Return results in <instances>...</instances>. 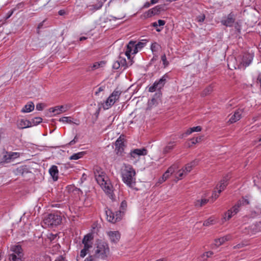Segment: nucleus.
I'll list each match as a JSON object with an SVG mask.
<instances>
[{"instance_id":"obj_1","label":"nucleus","mask_w":261,"mask_h":261,"mask_svg":"<svg viewBox=\"0 0 261 261\" xmlns=\"http://www.w3.org/2000/svg\"><path fill=\"white\" fill-rule=\"evenodd\" d=\"M94 173L97 182L100 185L106 193L112 196L113 187L110 180L102 169L98 166L94 168Z\"/></svg>"},{"instance_id":"obj_2","label":"nucleus","mask_w":261,"mask_h":261,"mask_svg":"<svg viewBox=\"0 0 261 261\" xmlns=\"http://www.w3.org/2000/svg\"><path fill=\"white\" fill-rule=\"evenodd\" d=\"M136 171L131 165H124L121 172L122 181L130 188H133L136 185Z\"/></svg>"},{"instance_id":"obj_3","label":"nucleus","mask_w":261,"mask_h":261,"mask_svg":"<svg viewBox=\"0 0 261 261\" xmlns=\"http://www.w3.org/2000/svg\"><path fill=\"white\" fill-rule=\"evenodd\" d=\"M249 203V201L247 199H242L239 200L231 209L225 213L222 218V223L229 220L233 216L237 214L240 211V206L245 204H248Z\"/></svg>"},{"instance_id":"obj_4","label":"nucleus","mask_w":261,"mask_h":261,"mask_svg":"<svg viewBox=\"0 0 261 261\" xmlns=\"http://www.w3.org/2000/svg\"><path fill=\"white\" fill-rule=\"evenodd\" d=\"M110 254V248L107 243L103 241L98 242L94 255L101 259H105Z\"/></svg>"},{"instance_id":"obj_5","label":"nucleus","mask_w":261,"mask_h":261,"mask_svg":"<svg viewBox=\"0 0 261 261\" xmlns=\"http://www.w3.org/2000/svg\"><path fill=\"white\" fill-rule=\"evenodd\" d=\"M92 236L89 233L85 235L83 239L82 244L84 245V248L80 252V256L84 257L88 253L89 249L92 247Z\"/></svg>"},{"instance_id":"obj_6","label":"nucleus","mask_w":261,"mask_h":261,"mask_svg":"<svg viewBox=\"0 0 261 261\" xmlns=\"http://www.w3.org/2000/svg\"><path fill=\"white\" fill-rule=\"evenodd\" d=\"M62 217L55 214H50L46 216L43 220L44 224L48 226H57L62 222Z\"/></svg>"},{"instance_id":"obj_7","label":"nucleus","mask_w":261,"mask_h":261,"mask_svg":"<svg viewBox=\"0 0 261 261\" xmlns=\"http://www.w3.org/2000/svg\"><path fill=\"white\" fill-rule=\"evenodd\" d=\"M20 153L17 152L6 151L0 158V165L4 166L6 164L10 163L15 159L20 156Z\"/></svg>"},{"instance_id":"obj_8","label":"nucleus","mask_w":261,"mask_h":261,"mask_svg":"<svg viewBox=\"0 0 261 261\" xmlns=\"http://www.w3.org/2000/svg\"><path fill=\"white\" fill-rule=\"evenodd\" d=\"M121 92L119 90H115L109 96L105 102L103 104V108L108 110L119 100Z\"/></svg>"},{"instance_id":"obj_9","label":"nucleus","mask_w":261,"mask_h":261,"mask_svg":"<svg viewBox=\"0 0 261 261\" xmlns=\"http://www.w3.org/2000/svg\"><path fill=\"white\" fill-rule=\"evenodd\" d=\"M106 214L107 220L110 222L115 223L121 220L123 216V212L118 211L114 213L111 210H108L106 211Z\"/></svg>"},{"instance_id":"obj_10","label":"nucleus","mask_w":261,"mask_h":261,"mask_svg":"<svg viewBox=\"0 0 261 261\" xmlns=\"http://www.w3.org/2000/svg\"><path fill=\"white\" fill-rule=\"evenodd\" d=\"M230 178V176L227 175V176L223 177V178L220 181V183L217 185L216 187V190L217 191H215L212 195V197L216 199L219 197V194L224 190L228 184V181Z\"/></svg>"},{"instance_id":"obj_11","label":"nucleus","mask_w":261,"mask_h":261,"mask_svg":"<svg viewBox=\"0 0 261 261\" xmlns=\"http://www.w3.org/2000/svg\"><path fill=\"white\" fill-rule=\"evenodd\" d=\"M168 78L169 77L168 74H165L159 81H155L153 83V85L149 87L148 91L150 92H153L156 90H161L165 85Z\"/></svg>"},{"instance_id":"obj_12","label":"nucleus","mask_w":261,"mask_h":261,"mask_svg":"<svg viewBox=\"0 0 261 261\" xmlns=\"http://www.w3.org/2000/svg\"><path fill=\"white\" fill-rule=\"evenodd\" d=\"M124 137L120 136L115 142L116 153L118 155H122L124 149Z\"/></svg>"},{"instance_id":"obj_13","label":"nucleus","mask_w":261,"mask_h":261,"mask_svg":"<svg viewBox=\"0 0 261 261\" xmlns=\"http://www.w3.org/2000/svg\"><path fill=\"white\" fill-rule=\"evenodd\" d=\"M261 231V221L258 223L253 224L249 226L248 228H245L244 233L250 236L256 234Z\"/></svg>"},{"instance_id":"obj_14","label":"nucleus","mask_w":261,"mask_h":261,"mask_svg":"<svg viewBox=\"0 0 261 261\" xmlns=\"http://www.w3.org/2000/svg\"><path fill=\"white\" fill-rule=\"evenodd\" d=\"M135 41H130L127 45L125 54L129 61L128 63H126V67L129 66L133 64V61L131 59L130 54H132L133 52V50L135 46Z\"/></svg>"},{"instance_id":"obj_15","label":"nucleus","mask_w":261,"mask_h":261,"mask_svg":"<svg viewBox=\"0 0 261 261\" xmlns=\"http://www.w3.org/2000/svg\"><path fill=\"white\" fill-rule=\"evenodd\" d=\"M243 112V109H238L236 110L234 113L230 116L229 122L230 123H233L239 120L242 117Z\"/></svg>"},{"instance_id":"obj_16","label":"nucleus","mask_w":261,"mask_h":261,"mask_svg":"<svg viewBox=\"0 0 261 261\" xmlns=\"http://www.w3.org/2000/svg\"><path fill=\"white\" fill-rule=\"evenodd\" d=\"M147 153V151L145 148L135 149L130 152V156L132 159H136L141 155H145Z\"/></svg>"},{"instance_id":"obj_17","label":"nucleus","mask_w":261,"mask_h":261,"mask_svg":"<svg viewBox=\"0 0 261 261\" xmlns=\"http://www.w3.org/2000/svg\"><path fill=\"white\" fill-rule=\"evenodd\" d=\"M107 234L111 242L114 243H117L120 239V233L118 231H110Z\"/></svg>"},{"instance_id":"obj_18","label":"nucleus","mask_w":261,"mask_h":261,"mask_svg":"<svg viewBox=\"0 0 261 261\" xmlns=\"http://www.w3.org/2000/svg\"><path fill=\"white\" fill-rule=\"evenodd\" d=\"M234 20V15L232 13H230L225 19L221 21V23L226 27H231Z\"/></svg>"},{"instance_id":"obj_19","label":"nucleus","mask_w":261,"mask_h":261,"mask_svg":"<svg viewBox=\"0 0 261 261\" xmlns=\"http://www.w3.org/2000/svg\"><path fill=\"white\" fill-rule=\"evenodd\" d=\"M253 56L252 54L246 53L242 57L241 64L245 67L249 66L253 60Z\"/></svg>"},{"instance_id":"obj_20","label":"nucleus","mask_w":261,"mask_h":261,"mask_svg":"<svg viewBox=\"0 0 261 261\" xmlns=\"http://www.w3.org/2000/svg\"><path fill=\"white\" fill-rule=\"evenodd\" d=\"M17 127L20 129H23L32 126L31 121L26 119H20L17 121Z\"/></svg>"},{"instance_id":"obj_21","label":"nucleus","mask_w":261,"mask_h":261,"mask_svg":"<svg viewBox=\"0 0 261 261\" xmlns=\"http://www.w3.org/2000/svg\"><path fill=\"white\" fill-rule=\"evenodd\" d=\"M177 169L178 167L176 165H172L168 168L167 171L163 175L164 178L167 180L172 174L175 172V170H176Z\"/></svg>"},{"instance_id":"obj_22","label":"nucleus","mask_w":261,"mask_h":261,"mask_svg":"<svg viewBox=\"0 0 261 261\" xmlns=\"http://www.w3.org/2000/svg\"><path fill=\"white\" fill-rule=\"evenodd\" d=\"M49 173L53 177L54 181H56L58 179L59 171L58 167L56 165H53L49 169Z\"/></svg>"},{"instance_id":"obj_23","label":"nucleus","mask_w":261,"mask_h":261,"mask_svg":"<svg viewBox=\"0 0 261 261\" xmlns=\"http://www.w3.org/2000/svg\"><path fill=\"white\" fill-rule=\"evenodd\" d=\"M67 106H57L50 109L51 112L55 113V115L60 114L67 111Z\"/></svg>"},{"instance_id":"obj_24","label":"nucleus","mask_w":261,"mask_h":261,"mask_svg":"<svg viewBox=\"0 0 261 261\" xmlns=\"http://www.w3.org/2000/svg\"><path fill=\"white\" fill-rule=\"evenodd\" d=\"M201 127L200 126H195L188 129L184 134H181L180 136V138H183L184 137L190 135L193 132H198L201 130Z\"/></svg>"},{"instance_id":"obj_25","label":"nucleus","mask_w":261,"mask_h":261,"mask_svg":"<svg viewBox=\"0 0 261 261\" xmlns=\"http://www.w3.org/2000/svg\"><path fill=\"white\" fill-rule=\"evenodd\" d=\"M10 250L13 252L12 254H15L19 256H23L22 249L20 245H12L10 247Z\"/></svg>"},{"instance_id":"obj_26","label":"nucleus","mask_w":261,"mask_h":261,"mask_svg":"<svg viewBox=\"0 0 261 261\" xmlns=\"http://www.w3.org/2000/svg\"><path fill=\"white\" fill-rule=\"evenodd\" d=\"M232 237L230 234L226 235V236L221 237L215 240V245L217 246H219L223 244L225 242L231 240Z\"/></svg>"},{"instance_id":"obj_27","label":"nucleus","mask_w":261,"mask_h":261,"mask_svg":"<svg viewBox=\"0 0 261 261\" xmlns=\"http://www.w3.org/2000/svg\"><path fill=\"white\" fill-rule=\"evenodd\" d=\"M198 164V161H193L190 163H188L186 165V166L182 168L183 170H185V172L187 174L189 173L192 169V168Z\"/></svg>"},{"instance_id":"obj_28","label":"nucleus","mask_w":261,"mask_h":261,"mask_svg":"<svg viewBox=\"0 0 261 261\" xmlns=\"http://www.w3.org/2000/svg\"><path fill=\"white\" fill-rule=\"evenodd\" d=\"M34 109V105L33 102L30 101L21 110L22 113H29Z\"/></svg>"},{"instance_id":"obj_29","label":"nucleus","mask_w":261,"mask_h":261,"mask_svg":"<svg viewBox=\"0 0 261 261\" xmlns=\"http://www.w3.org/2000/svg\"><path fill=\"white\" fill-rule=\"evenodd\" d=\"M174 173V178L175 179H176V180L182 179L184 176L187 175L186 172H185V170H184L182 168L178 170L176 172L175 171Z\"/></svg>"},{"instance_id":"obj_30","label":"nucleus","mask_w":261,"mask_h":261,"mask_svg":"<svg viewBox=\"0 0 261 261\" xmlns=\"http://www.w3.org/2000/svg\"><path fill=\"white\" fill-rule=\"evenodd\" d=\"M160 48V45L156 42L152 43L151 45V51L153 54L156 57L158 56V52Z\"/></svg>"},{"instance_id":"obj_31","label":"nucleus","mask_w":261,"mask_h":261,"mask_svg":"<svg viewBox=\"0 0 261 261\" xmlns=\"http://www.w3.org/2000/svg\"><path fill=\"white\" fill-rule=\"evenodd\" d=\"M175 146V142H170L163 149L164 153H167L172 150Z\"/></svg>"},{"instance_id":"obj_32","label":"nucleus","mask_w":261,"mask_h":261,"mask_svg":"<svg viewBox=\"0 0 261 261\" xmlns=\"http://www.w3.org/2000/svg\"><path fill=\"white\" fill-rule=\"evenodd\" d=\"M207 202L208 200L205 198L197 200L195 202V205L196 207H201L205 205Z\"/></svg>"},{"instance_id":"obj_33","label":"nucleus","mask_w":261,"mask_h":261,"mask_svg":"<svg viewBox=\"0 0 261 261\" xmlns=\"http://www.w3.org/2000/svg\"><path fill=\"white\" fill-rule=\"evenodd\" d=\"M85 154L84 152H80L76 153H74L70 156V160H76L81 158Z\"/></svg>"},{"instance_id":"obj_34","label":"nucleus","mask_w":261,"mask_h":261,"mask_svg":"<svg viewBox=\"0 0 261 261\" xmlns=\"http://www.w3.org/2000/svg\"><path fill=\"white\" fill-rule=\"evenodd\" d=\"M105 63L103 61L100 62H96L94 63L92 66H91L90 67L91 68V69L92 70H94L96 69H98L100 66H102L104 65Z\"/></svg>"},{"instance_id":"obj_35","label":"nucleus","mask_w":261,"mask_h":261,"mask_svg":"<svg viewBox=\"0 0 261 261\" xmlns=\"http://www.w3.org/2000/svg\"><path fill=\"white\" fill-rule=\"evenodd\" d=\"M158 12V9L155 7L149 10L146 12V15L148 17H150L156 14Z\"/></svg>"},{"instance_id":"obj_36","label":"nucleus","mask_w":261,"mask_h":261,"mask_svg":"<svg viewBox=\"0 0 261 261\" xmlns=\"http://www.w3.org/2000/svg\"><path fill=\"white\" fill-rule=\"evenodd\" d=\"M102 5H103V3L100 1H99L95 5H89V6H88L87 7H94L92 10L93 11H95L96 10H97L100 9L102 7Z\"/></svg>"},{"instance_id":"obj_37","label":"nucleus","mask_w":261,"mask_h":261,"mask_svg":"<svg viewBox=\"0 0 261 261\" xmlns=\"http://www.w3.org/2000/svg\"><path fill=\"white\" fill-rule=\"evenodd\" d=\"M125 62V59H121L120 61H116L113 64V68L115 69H118L120 66V64H121L122 66H124V64Z\"/></svg>"},{"instance_id":"obj_38","label":"nucleus","mask_w":261,"mask_h":261,"mask_svg":"<svg viewBox=\"0 0 261 261\" xmlns=\"http://www.w3.org/2000/svg\"><path fill=\"white\" fill-rule=\"evenodd\" d=\"M22 256H19L18 255L15 254H11L9 259L10 261H21Z\"/></svg>"},{"instance_id":"obj_39","label":"nucleus","mask_w":261,"mask_h":261,"mask_svg":"<svg viewBox=\"0 0 261 261\" xmlns=\"http://www.w3.org/2000/svg\"><path fill=\"white\" fill-rule=\"evenodd\" d=\"M215 223V219L213 217H210L206 221H205L203 223V225L206 226H208L211 225H212Z\"/></svg>"},{"instance_id":"obj_40","label":"nucleus","mask_w":261,"mask_h":261,"mask_svg":"<svg viewBox=\"0 0 261 261\" xmlns=\"http://www.w3.org/2000/svg\"><path fill=\"white\" fill-rule=\"evenodd\" d=\"M42 121V119L41 117H36L32 120L31 123L32 124V126L34 125H36Z\"/></svg>"},{"instance_id":"obj_41","label":"nucleus","mask_w":261,"mask_h":261,"mask_svg":"<svg viewBox=\"0 0 261 261\" xmlns=\"http://www.w3.org/2000/svg\"><path fill=\"white\" fill-rule=\"evenodd\" d=\"M99 258L95 256L94 254L89 255L87 257L84 261H99Z\"/></svg>"},{"instance_id":"obj_42","label":"nucleus","mask_w":261,"mask_h":261,"mask_svg":"<svg viewBox=\"0 0 261 261\" xmlns=\"http://www.w3.org/2000/svg\"><path fill=\"white\" fill-rule=\"evenodd\" d=\"M126 208H127V202H126V201L123 200L121 203L119 211L123 212V214H124L125 211L126 210Z\"/></svg>"},{"instance_id":"obj_43","label":"nucleus","mask_w":261,"mask_h":261,"mask_svg":"<svg viewBox=\"0 0 261 261\" xmlns=\"http://www.w3.org/2000/svg\"><path fill=\"white\" fill-rule=\"evenodd\" d=\"M59 121L63 123H70L71 122L70 117H63L60 118Z\"/></svg>"},{"instance_id":"obj_44","label":"nucleus","mask_w":261,"mask_h":261,"mask_svg":"<svg viewBox=\"0 0 261 261\" xmlns=\"http://www.w3.org/2000/svg\"><path fill=\"white\" fill-rule=\"evenodd\" d=\"M161 60L163 62L164 67H167L169 64V62L167 60V58H166V56L165 54H164L162 56Z\"/></svg>"},{"instance_id":"obj_45","label":"nucleus","mask_w":261,"mask_h":261,"mask_svg":"<svg viewBox=\"0 0 261 261\" xmlns=\"http://www.w3.org/2000/svg\"><path fill=\"white\" fill-rule=\"evenodd\" d=\"M253 182L254 185L259 188L261 186V176L260 178H256V179H254Z\"/></svg>"},{"instance_id":"obj_46","label":"nucleus","mask_w":261,"mask_h":261,"mask_svg":"<svg viewBox=\"0 0 261 261\" xmlns=\"http://www.w3.org/2000/svg\"><path fill=\"white\" fill-rule=\"evenodd\" d=\"M57 234L49 233L47 236L48 239L50 241H53L55 240L57 237Z\"/></svg>"},{"instance_id":"obj_47","label":"nucleus","mask_w":261,"mask_h":261,"mask_svg":"<svg viewBox=\"0 0 261 261\" xmlns=\"http://www.w3.org/2000/svg\"><path fill=\"white\" fill-rule=\"evenodd\" d=\"M145 45V43L141 42H139L138 43H136V46L139 50H141L142 48H143Z\"/></svg>"},{"instance_id":"obj_48","label":"nucleus","mask_w":261,"mask_h":261,"mask_svg":"<svg viewBox=\"0 0 261 261\" xmlns=\"http://www.w3.org/2000/svg\"><path fill=\"white\" fill-rule=\"evenodd\" d=\"M45 106V105L44 103H38L36 105V110H37L38 111H42L44 109Z\"/></svg>"},{"instance_id":"obj_49","label":"nucleus","mask_w":261,"mask_h":261,"mask_svg":"<svg viewBox=\"0 0 261 261\" xmlns=\"http://www.w3.org/2000/svg\"><path fill=\"white\" fill-rule=\"evenodd\" d=\"M202 139V137H197L196 138H193L191 140V143L192 144H196L197 143H198Z\"/></svg>"},{"instance_id":"obj_50","label":"nucleus","mask_w":261,"mask_h":261,"mask_svg":"<svg viewBox=\"0 0 261 261\" xmlns=\"http://www.w3.org/2000/svg\"><path fill=\"white\" fill-rule=\"evenodd\" d=\"M205 16L204 15L199 16L197 17V21L199 22H202L204 20Z\"/></svg>"},{"instance_id":"obj_51","label":"nucleus","mask_w":261,"mask_h":261,"mask_svg":"<svg viewBox=\"0 0 261 261\" xmlns=\"http://www.w3.org/2000/svg\"><path fill=\"white\" fill-rule=\"evenodd\" d=\"M245 246V244L243 243H240L236 246H234L233 248L234 249H240L243 248L244 246Z\"/></svg>"},{"instance_id":"obj_52","label":"nucleus","mask_w":261,"mask_h":261,"mask_svg":"<svg viewBox=\"0 0 261 261\" xmlns=\"http://www.w3.org/2000/svg\"><path fill=\"white\" fill-rule=\"evenodd\" d=\"M254 213L257 215L261 214V207L259 206L256 207Z\"/></svg>"},{"instance_id":"obj_53","label":"nucleus","mask_w":261,"mask_h":261,"mask_svg":"<svg viewBox=\"0 0 261 261\" xmlns=\"http://www.w3.org/2000/svg\"><path fill=\"white\" fill-rule=\"evenodd\" d=\"M157 22L158 26H163L165 24V21L161 19L159 20Z\"/></svg>"},{"instance_id":"obj_54","label":"nucleus","mask_w":261,"mask_h":261,"mask_svg":"<svg viewBox=\"0 0 261 261\" xmlns=\"http://www.w3.org/2000/svg\"><path fill=\"white\" fill-rule=\"evenodd\" d=\"M161 96V93L160 92H159L158 93H156L154 95V97L152 99V101H153L154 100H156V98H160Z\"/></svg>"},{"instance_id":"obj_55","label":"nucleus","mask_w":261,"mask_h":261,"mask_svg":"<svg viewBox=\"0 0 261 261\" xmlns=\"http://www.w3.org/2000/svg\"><path fill=\"white\" fill-rule=\"evenodd\" d=\"M152 25L153 27H154V28H156V31L157 32H160V31H161V29L157 28V27H158V22H153V23H152Z\"/></svg>"},{"instance_id":"obj_56","label":"nucleus","mask_w":261,"mask_h":261,"mask_svg":"<svg viewBox=\"0 0 261 261\" xmlns=\"http://www.w3.org/2000/svg\"><path fill=\"white\" fill-rule=\"evenodd\" d=\"M213 254V252L211 251L206 252L203 254L204 257L205 255H206V258L210 257Z\"/></svg>"},{"instance_id":"obj_57","label":"nucleus","mask_w":261,"mask_h":261,"mask_svg":"<svg viewBox=\"0 0 261 261\" xmlns=\"http://www.w3.org/2000/svg\"><path fill=\"white\" fill-rule=\"evenodd\" d=\"M105 87H100L98 88L97 91L95 92V95H98L99 93L103 91Z\"/></svg>"},{"instance_id":"obj_58","label":"nucleus","mask_w":261,"mask_h":261,"mask_svg":"<svg viewBox=\"0 0 261 261\" xmlns=\"http://www.w3.org/2000/svg\"><path fill=\"white\" fill-rule=\"evenodd\" d=\"M55 261H65V260L62 256H59L56 258Z\"/></svg>"},{"instance_id":"obj_59","label":"nucleus","mask_w":261,"mask_h":261,"mask_svg":"<svg viewBox=\"0 0 261 261\" xmlns=\"http://www.w3.org/2000/svg\"><path fill=\"white\" fill-rule=\"evenodd\" d=\"M166 179L164 178V176H162L159 179V181H158V182L160 183V184H162L163 183V182H164L165 181H166Z\"/></svg>"},{"instance_id":"obj_60","label":"nucleus","mask_w":261,"mask_h":261,"mask_svg":"<svg viewBox=\"0 0 261 261\" xmlns=\"http://www.w3.org/2000/svg\"><path fill=\"white\" fill-rule=\"evenodd\" d=\"M139 51V50L138 49V48H137V46L135 45L133 50V52H132V54H137L138 52Z\"/></svg>"},{"instance_id":"obj_61","label":"nucleus","mask_w":261,"mask_h":261,"mask_svg":"<svg viewBox=\"0 0 261 261\" xmlns=\"http://www.w3.org/2000/svg\"><path fill=\"white\" fill-rule=\"evenodd\" d=\"M75 139H76V137L74 138V139L73 140H72V141H71L69 143V144L70 145H73L74 144L75 142H76V141H75Z\"/></svg>"},{"instance_id":"obj_62","label":"nucleus","mask_w":261,"mask_h":261,"mask_svg":"<svg viewBox=\"0 0 261 261\" xmlns=\"http://www.w3.org/2000/svg\"><path fill=\"white\" fill-rule=\"evenodd\" d=\"M149 6H150V4H149V3H148V2L146 3L145 4L144 6V7L145 8H148V7H149Z\"/></svg>"},{"instance_id":"obj_63","label":"nucleus","mask_w":261,"mask_h":261,"mask_svg":"<svg viewBox=\"0 0 261 261\" xmlns=\"http://www.w3.org/2000/svg\"><path fill=\"white\" fill-rule=\"evenodd\" d=\"M159 0H151V4H154L158 2Z\"/></svg>"},{"instance_id":"obj_64","label":"nucleus","mask_w":261,"mask_h":261,"mask_svg":"<svg viewBox=\"0 0 261 261\" xmlns=\"http://www.w3.org/2000/svg\"><path fill=\"white\" fill-rule=\"evenodd\" d=\"M256 142H259L261 144V137L258 139V140Z\"/></svg>"}]
</instances>
